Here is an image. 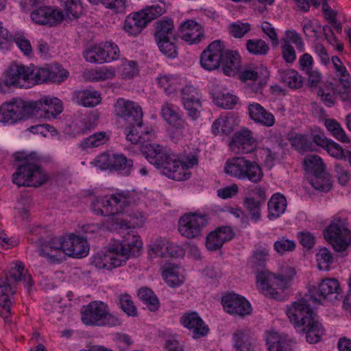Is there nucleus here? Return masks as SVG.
<instances>
[{
  "label": "nucleus",
  "instance_id": "nucleus-44",
  "mask_svg": "<svg viewBox=\"0 0 351 351\" xmlns=\"http://www.w3.org/2000/svg\"><path fill=\"white\" fill-rule=\"evenodd\" d=\"M341 287L339 281L335 278H325L318 286L320 296L326 299L328 297L339 293Z\"/></svg>",
  "mask_w": 351,
  "mask_h": 351
},
{
  "label": "nucleus",
  "instance_id": "nucleus-4",
  "mask_svg": "<svg viewBox=\"0 0 351 351\" xmlns=\"http://www.w3.org/2000/svg\"><path fill=\"white\" fill-rule=\"evenodd\" d=\"M197 163L198 157L197 154H189L181 160L178 156L167 153L157 169L169 178L177 181H183L191 177V172L190 169L193 166L197 165Z\"/></svg>",
  "mask_w": 351,
  "mask_h": 351
},
{
  "label": "nucleus",
  "instance_id": "nucleus-54",
  "mask_svg": "<svg viewBox=\"0 0 351 351\" xmlns=\"http://www.w3.org/2000/svg\"><path fill=\"white\" fill-rule=\"evenodd\" d=\"M160 51L169 58H176L178 56V49L176 45V37L173 39L156 40Z\"/></svg>",
  "mask_w": 351,
  "mask_h": 351
},
{
  "label": "nucleus",
  "instance_id": "nucleus-55",
  "mask_svg": "<svg viewBox=\"0 0 351 351\" xmlns=\"http://www.w3.org/2000/svg\"><path fill=\"white\" fill-rule=\"evenodd\" d=\"M309 182L315 189L323 192H328L332 187V184L328 177L324 173L311 176L309 178Z\"/></svg>",
  "mask_w": 351,
  "mask_h": 351
},
{
  "label": "nucleus",
  "instance_id": "nucleus-61",
  "mask_svg": "<svg viewBox=\"0 0 351 351\" xmlns=\"http://www.w3.org/2000/svg\"><path fill=\"white\" fill-rule=\"evenodd\" d=\"M251 29V25L249 23H243L240 21L232 23L229 26L230 35L237 38H241Z\"/></svg>",
  "mask_w": 351,
  "mask_h": 351
},
{
  "label": "nucleus",
  "instance_id": "nucleus-48",
  "mask_svg": "<svg viewBox=\"0 0 351 351\" xmlns=\"http://www.w3.org/2000/svg\"><path fill=\"white\" fill-rule=\"evenodd\" d=\"M138 298L151 311H156L159 307V301L154 293L149 288L142 287L138 291Z\"/></svg>",
  "mask_w": 351,
  "mask_h": 351
},
{
  "label": "nucleus",
  "instance_id": "nucleus-46",
  "mask_svg": "<svg viewBox=\"0 0 351 351\" xmlns=\"http://www.w3.org/2000/svg\"><path fill=\"white\" fill-rule=\"evenodd\" d=\"M85 77L91 82L105 81L113 79L115 77V71L112 68L104 66L88 70L86 72Z\"/></svg>",
  "mask_w": 351,
  "mask_h": 351
},
{
  "label": "nucleus",
  "instance_id": "nucleus-6",
  "mask_svg": "<svg viewBox=\"0 0 351 351\" xmlns=\"http://www.w3.org/2000/svg\"><path fill=\"white\" fill-rule=\"evenodd\" d=\"M295 275V269L292 267L286 269L285 274L276 275L268 271H263L256 275L257 287L265 295L277 298L280 294L279 291H283L289 287Z\"/></svg>",
  "mask_w": 351,
  "mask_h": 351
},
{
  "label": "nucleus",
  "instance_id": "nucleus-21",
  "mask_svg": "<svg viewBox=\"0 0 351 351\" xmlns=\"http://www.w3.org/2000/svg\"><path fill=\"white\" fill-rule=\"evenodd\" d=\"M64 240L61 237H53L43 243L40 250V255L52 263H59L65 259Z\"/></svg>",
  "mask_w": 351,
  "mask_h": 351
},
{
  "label": "nucleus",
  "instance_id": "nucleus-18",
  "mask_svg": "<svg viewBox=\"0 0 351 351\" xmlns=\"http://www.w3.org/2000/svg\"><path fill=\"white\" fill-rule=\"evenodd\" d=\"M32 114L38 113L45 119H55L62 110V101L57 97H43L38 101H32Z\"/></svg>",
  "mask_w": 351,
  "mask_h": 351
},
{
  "label": "nucleus",
  "instance_id": "nucleus-1",
  "mask_svg": "<svg viewBox=\"0 0 351 351\" xmlns=\"http://www.w3.org/2000/svg\"><path fill=\"white\" fill-rule=\"evenodd\" d=\"M310 300L313 304L317 302L312 295H306L302 300L287 306L286 314L294 328H301L306 334V341L310 343H315L320 341L324 329L322 324L314 318Z\"/></svg>",
  "mask_w": 351,
  "mask_h": 351
},
{
  "label": "nucleus",
  "instance_id": "nucleus-57",
  "mask_svg": "<svg viewBox=\"0 0 351 351\" xmlns=\"http://www.w3.org/2000/svg\"><path fill=\"white\" fill-rule=\"evenodd\" d=\"M316 260L318 268L320 270H328L333 263V256L331 252L326 247L319 250L316 254Z\"/></svg>",
  "mask_w": 351,
  "mask_h": 351
},
{
  "label": "nucleus",
  "instance_id": "nucleus-29",
  "mask_svg": "<svg viewBox=\"0 0 351 351\" xmlns=\"http://www.w3.org/2000/svg\"><path fill=\"white\" fill-rule=\"evenodd\" d=\"M234 233L229 226L220 227L206 237V247L211 251L220 249L223 243L231 240Z\"/></svg>",
  "mask_w": 351,
  "mask_h": 351
},
{
  "label": "nucleus",
  "instance_id": "nucleus-9",
  "mask_svg": "<svg viewBox=\"0 0 351 351\" xmlns=\"http://www.w3.org/2000/svg\"><path fill=\"white\" fill-rule=\"evenodd\" d=\"M163 12L164 8L158 4L147 6L128 15L124 21L123 29L129 36L135 37L150 21L161 16Z\"/></svg>",
  "mask_w": 351,
  "mask_h": 351
},
{
  "label": "nucleus",
  "instance_id": "nucleus-24",
  "mask_svg": "<svg viewBox=\"0 0 351 351\" xmlns=\"http://www.w3.org/2000/svg\"><path fill=\"white\" fill-rule=\"evenodd\" d=\"M178 32L180 37L190 44L198 43L204 37L202 25L192 19L182 22Z\"/></svg>",
  "mask_w": 351,
  "mask_h": 351
},
{
  "label": "nucleus",
  "instance_id": "nucleus-34",
  "mask_svg": "<svg viewBox=\"0 0 351 351\" xmlns=\"http://www.w3.org/2000/svg\"><path fill=\"white\" fill-rule=\"evenodd\" d=\"M238 123V119L232 114L221 116L213 122L212 132L215 135L220 133L228 135L233 131Z\"/></svg>",
  "mask_w": 351,
  "mask_h": 351
},
{
  "label": "nucleus",
  "instance_id": "nucleus-25",
  "mask_svg": "<svg viewBox=\"0 0 351 351\" xmlns=\"http://www.w3.org/2000/svg\"><path fill=\"white\" fill-rule=\"evenodd\" d=\"M64 247L66 255L82 258L86 256L89 251L87 240L73 234L64 239Z\"/></svg>",
  "mask_w": 351,
  "mask_h": 351
},
{
  "label": "nucleus",
  "instance_id": "nucleus-22",
  "mask_svg": "<svg viewBox=\"0 0 351 351\" xmlns=\"http://www.w3.org/2000/svg\"><path fill=\"white\" fill-rule=\"evenodd\" d=\"M230 146L237 154H248L255 149L256 143L252 132L243 129L234 134Z\"/></svg>",
  "mask_w": 351,
  "mask_h": 351
},
{
  "label": "nucleus",
  "instance_id": "nucleus-42",
  "mask_svg": "<svg viewBox=\"0 0 351 351\" xmlns=\"http://www.w3.org/2000/svg\"><path fill=\"white\" fill-rule=\"evenodd\" d=\"M234 347L237 351H253L252 339L247 330L239 329L233 334Z\"/></svg>",
  "mask_w": 351,
  "mask_h": 351
},
{
  "label": "nucleus",
  "instance_id": "nucleus-19",
  "mask_svg": "<svg viewBox=\"0 0 351 351\" xmlns=\"http://www.w3.org/2000/svg\"><path fill=\"white\" fill-rule=\"evenodd\" d=\"M64 18L62 11L50 6L40 7L31 13V19L35 23L49 27L60 23Z\"/></svg>",
  "mask_w": 351,
  "mask_h": 351
},
{
  "label": "nucleus",
  "instance_id": "nucleus-12",
  "mask_svg": "<svg viewBox=\"0 0 351 351\" xmlns=\"http://www.w3.org/2000/svg\"><path fill=\"white\" fill-rule=\"evenodd\" d=\"M160 114L173 128L170 136L173 141L177 142L185 136L188 130V124L172 104L164 103L161 106Z\"/></svg>",
  "mask_w": 351,
  "mask_h": 351
},
{
  "label": "nucleus",
  "instance_id": "nucleus-58",
  "mask_svg": "<svg viewBox=\"0 0 351 351\" xmlns=\"http://www.w3.org/2000/svg\"><path fill=\"white\" fill-rule=\"evenodd\" d=\"M293 43L300 52L304 51V43L301 35L295 29H288L285 32V36L282 38L281 42Z\"/></svg>",
  "mask_w": 351,
  "mask_h": 351
},
{
  "label": "nucleus",
  "instance_id": "nucleus-62",
  "mask_svg": "<svg viewBox=\"0 0 351 351\" xmlns=\"http://www.w3.org/2000/svg\"><path fill=\"white\" fill-rule=\"evenodd\" d=\"M317 95L326 106L331 108L335 105L336 96L332 88L328 86L320 88L318 90Z\"/></svg>",
  "mask_w": 351,
  "mask_h": 351
},
{
  "label": "nucleus",
  "instance_id": "nucleus-49",
  "mask_svg": "<svg viewBox=\"0 0 351 351\" xmlns=\"http://www.w3.org/2000/svg\"><path fill=\"white\" fill-rule=\"evenodd\" d=\"M305 170L313 175H319L324 173V164L322 158L317 155H307L304 160Z\"/></svg>",
  "mask_w": 351,
  "mask_h": 351
},
{
  "label": "nucleus",
  "instance_id": "nucleus-36",
  "mask_svg": "<svg viewBox=\"0 0 351 351\" xmlns=\"http://www.w3.org/2000/svg\"><path fill=\"white\" fill-rule=\"evenodd\" d=\"M226 56L221 63L223 73L228 76L235 75L241 68V60L239 53L236 51L226 50Z\"/></svg>",
  "mask_w": 351,
  "mask_h": 351
},
{
  "label": "nucleus",
  "instance_id": "nucleus-41",
  "mask_svg": "<svg viewBox=\"0 0 351 351\" xmlns=\"http://www.w3.org/2000/svg\"><path fill=\"white\" fill-rule=\"evenodd\" d=\"M7 280L9 283H16L20 281L27 282L32 285V279L29 274H27L24 265L21 262H16L11 268L9 274L7 275Z\"/></svg>",
  "mask_w": 351,
  "mask_h": 351
},
{
  "label": "nucleus",
  "instance_id": "nucleus-17",
  "mask_svg": "<svg viewBox=\"0 0 351 351\" xmlns=\"http://www.w3.org/2000/svg\"><path fill=\"white\" fill-rule=\"evenodd\" d=\"M180 97L188 116L193 120L199 117L202 104L199 90L191 85L186 86L181 90Z\"/></svg>",
  "mask_w": 351,
  "mask_h": 351
},
{
  "label": "nucleus",
  "instance_id": "nucleus-56",
  "mask_svg": "<svg viewBox=\"0 0 351 351\" xmlns=\"http://www.w3.org/2000/svg\"><path fill=\"white\" fill-rule=\"evenodd\" d=\"M269 250L265 246L258 247L254 252L251 258L252 267H263L269 259Z\"/></svg>",
  "mask_w": 351,
  "mask_h": 351
},
{
  "label": "nucleus",
  "instance_id": "nucleus-47",
  "mask_svg": "<svg viewBox=\"0 0 351 351\" xmlns=\"http://www.w3.org/2000/svg\"><path fill=\"white\" fill-rule=\"evenodd\" d=\"M157 82L169 95L176 93L180 86V79L172 75H160L157 77Z\"/></svg>",
  "mask_w": 351,
  "mask_h": 351
},
{
  "label": "nucleus",
  "instance_id": "nucleus-33",
  "mask_svg": "<svg viewBox=\"0 0 351 351\" xmlns=\"http://www.w3.org/2000/svg\"><path fill=\"white\" fill-rule=\"evenodd\" d=\"M258 195L262 197L261 200L255 199L254 197H245L243 200V206L252 221L257 222L261 217V208L265 203V191L262 189H258Z\"/></svg>",
  "mask_w": 351,
  "mask_h": 351
},
{
  "label": "nucleus",
  "instance_id": "nucleus-43",
  "mask_svg": "<svg viewBox=\"0 0 351 351\" xmlns=\"http://www.w3.org/2000/svg\"><path fill=\"white\" fill-rule=\"evenodd\" d=\"M83 55L86 61L88 62L95 64L106 62L104 42L86 49Z\"/></svg>",
  "mask_w": 351,
  "mask_h": 351
},
{
  "label": "nucleus",
  "instance_id": "nucleus-15",
  "mask_svg": "<svg viewBox=\"0 0 351 351\" xmlns=\"http://www.w3.org/2000/svg\"><path fill=\"white\" fill-rule=\"evenodd\" d=\"M226 50L224 43L221 40L212 42L202 53L201 66L208 71L218 69L223 60V56H226Z\"/></svg>",
  "mask_w": 351,
  "mask_h": 351
},
{
  "label": "nucleus",
  "instance_id": "nucleus-7",
  "mask_svg": "<svg viewBox=\"0 0 351 351\" xmlns=\"http://www.w3.org/2000/svg\"><path fill=\"white\" fill-rule=\"evenodd\" d=\"M224 171L231 177L253 183L261 182L263 177L261 167L256 162L246 160L243 157L228 159L225 163Z\"/></svg>",
  "mask_w": 351,
  "mask_h": 351
},
{
  "label": "nucleus",
  "instance_id": "nucleus-37",
  "mask_svg": "<svg viewBox=\"0 0 351 351\" xmlns=\"http://www.w3.org/2000/svg\"><path fill=\"white\" fill-rule=\"evenodd\" d=\"M211 94L215 103L218 106L226 109H232L237 103V97L226 90H221L219 87L212 89Z\"/></svg>",
  "mask_w": 351,
  "mask_h": 351
},
{
  "label": "nucleus",
  "instance_id": "nucleus-23",
  "mask_svg": "<svg viewBox=\"0 0 351 351\" xmlns=\"http://www.w3.org/2000/svg\"><path fill=\"white\" fill-rule=\"evenodd\" d=\"M129 126L125 130L126 139L132 144L144 143L151 140L154 136V132L151 127L145 126L143 119L141 123L134 121L130 122Z\"/></svg>",
  "mask_w": 351,
  "mask_h": 351
},
{
  "label": "nucleus",
  "instance_id": "nucleus-60",
  "mask_svg": "<svg viewBox=\"0 0 351 351\" xmlns=\"http://www.w3.org/2000/svg\"><path fill=\"white\" fill-rule=\"evenodd\" d=\"M60 5L64 8L67 15L78 18L82 12V5L80 0H59Z\"/></svg>",
  "mask_w": 351,
  "mask_h": 351
},
{
  "label": "nucleus",
  "instance_id": "nucleus-40",
  "mask_svg": "<svg viewBox=\"0 0 351 351\" xmlns=\"http://www.w3.org/2000/svg\"><path fill=\"white\" fill-rule=\"evenodd\" d=\"M79 104L84 107H94L101 102L100 93L97 90H84L75 93Z\"/></svg>",
  "mask_w": 351,
  "mask_h": 351
},
{
  "label": "nucleus",
  "instance_id": "nucleus-32",
  "mask_svg": "<svg viewBox=\"0 0 351 351\" xmlns=\"http://www.w3.org/2000/svg\"><path fill=\"white\" fill-rule=\"evenodd\" d=\"M182 324L193 332L194 338H199L206 335L208 328L197 313H186L181 318Z\"/></svg>",
  "mask_w": 351,
  "mask_h": 351
},
{
  "label": "nucleus",
  "instance_id": "nucleus-27",
  "mask_svg": "<svg viewBox=\"0 0 351 351\" xmlns=\"http://www.w3.org/2000/svg\"><path fill=\"white\" fill-rule=\"evenodd\" d=\"M266 342L269 351H293L292 346L295 343L287 335L273 330L267 332Z\"/></svg>",
  "mask_w": 351,
  "mask_h": 351
},
{
  "label": "nucleus",
  "instance_id": "nucleus-11",
  "mask_svg": "<svg viewBox=\"0 0 351 351\" xmlns=\"http://www.w3.org/2000/svg\"><path fill=\"white\" fill-rule=\"evenodd\" d=\"M208 216L199 212L183 214L178 220V232L187 239H196L202 236L208 224Z\"/></svg>",
  "mask_w": 351,
  "mask_h": 351
},
{
  "label": "nucleus",
  "instance_id": "nucleus-14",
  "mask_svg": "<svg viewBox=\"0 0 351 351\" xmlns=\"http://www.w3.org/2000/svg\"><path fill=\"white\" fill-rule=\"evenodd\" d=\"M34 70L21 64L12 63L4 71L3 83L8 87L28 88Z\"/></svg>",
  "mask_w": 351,
  "mask_h": 351
},
{
  "label": "nucleus",
  "instance_id": "nucleus-31",
  "mask_svg": "<svg viewBox=\"0 0 351 351\" xmlns=\"http://www.w3.org/2000/svg\"><path fill=\"white\" fill-rule=\"evenodd\" d=\"M116 218V223L114 229H120L127 230L128 229H134L136 227H141L146 221V216L142 212L132 213L128 215L121 213Z\"/></svg>",
  "mask_w": 351,
  "mask_h": 351
},
{
  "label": "nucleus",
  "instance_id": "nucleus-8",
  "mask_svg": "<svg viewBox=\"0 0 351 351\" xmlns=\"http://www.w3.org/2000/svg\"><path fill=\"white\" fill-rule=\"evenodd\" d=\"M324 237L337 252H343L351 245V230L347 220L334 216L324 230Z\"/></svg>",
  "mask_w": 351,
  "mask_h": 351
},
{
  "label": "nucleus",
  "instance_id": "nucleus-59",
  "mask_svg": "<svg viewBox=\"0 0 351 351\" xmlns=\"http://www.w3.org/2000/svg\"><path fill=\"white\" fill-rule=\"evenodd\" d=\"M295 248V242L286 237H280L274 243V249L280 254L292 252Z\"/></svg>",
  "mask_w": 351,
  "mask_h": 351
},
{
  "label": "nucleus",
  "instance_id": "nucleus-64",
  "mask_svg": "<svg viewBox=\"0 0 351 351\" xmlns=\"http://www.w3.org/2000/svg\"><path fill=\"white\" fill-rule=\"evenodd\" d=\"M321 25L317 21L306 20L302 26L303 33L306 37H313L316 40L319 38V32Z\"/></svg>",
  "mask_w": 351,
  "mask_h": 351
},
{
  "label": "nucleus",
  "instance_id": "nucleus-30",
  "mask_svg": "<svg viewBox=\"0 0 351 351\" xmlns=\"http://www.w3.org/2000/svg\"><path fill=\"white\" fill-rule=\"evenodd\" d=\"M248 114L250 119L254 123L265 127H271L275 124L274 115L267 111L260 104L253 102L247 107Z\"/></svg>",
  "mask_w": 351,
  "mask_h": 351
},
{
  "label": "nucleus",
  "instance_id": "nucleus-16",
  "mask_svg": "<svg viewBox=\"0 0 351 351\" xmlns=\"http://www.w3.org/2000/svg\"><path fill=\"white\" fill-rule=\"evenodd\" d=\"M114 114L127 122L136 121L141 123L143 113L141 107L134 101L118 98L114 104Z\"/></svg>",
  "mask_w": 351,
  "mask_h": 351
},
{
  "label": "nucleus",
  "instance_id": "nucleus-50",
  "mask_svg": "<svg viewBox=\"0 0 351 351\" xmlns=\"http://www.w3.org/2000/svg\"><path fill=\"white\" fill-rule=\"evenodd\" d=\"M133 167V161L123 154H112V169L129 175Z\"/></svg>",
  "mask_w": 351,
  "mask_h": 351
},
{
  "label": "nucleus",
  "instance_id": "nucleus-28",
  "mask_svg": "<svg viewBox=\"0 0 351 351\" xmlns=\"http://www.w3.org/2000/svg\"><path fill=\"white\" fill-rule=\"evenodd\" d=\"M331 60L334 66L335 75L338 79L339 84L343 88L341 97L342 100L345 101L348 99V94L351 89L350 74L339 57L334 56L332 57Z\"/></svg>",
  "mask_w": 351,
  "mask_h": 351
},
{
  "label": "nucleus",
  "instance_id": "nucleus-5",
  "mask_svg": "<svg viewBox=\"0 0 351 351\" xmlns=\"http://www.w3.org/2000/svg\"><path fill=\"white\" fill-rule=\"evenodd\" d=\"M81 321L88 326L114 327L121 324L120 319L111 314L106 304L101 301H92L82 307Z\"/></svg>",
  "mask_w": 351,
  "mask_h": 351
},
{
  "label": "nucleus",
  "instance_id": "nucleus-39",
  "mask_svg": "<svg viewBox=\"0 0 351 351\" xmlns=\"http://www.w3.org/2000/svg\"><path fill=\"white\" fill-rule=\"evenodd\" d=\"M176 36L174 34V25L172 19H167L160 20L156 23L155 39H173Z\"/></svg>",
  "mask_w": 351,
  "mask_h": 351
},
{
  "label": "nucleus",
  "instance_id": "nucleus-26",
  "mask_svg": "<svg viewBox=\"0 0 351 351\" xmlns=\"http://www.w3.org/2000/svg\"><path fill=\"white\" fill-rule=\"evenodd\" d=\"M92 265L99 269L110 270L123 265V262L117 253L112 252V244L109 247L108 253L99 251L95 253L91 258Z\"/></svg>",
  "mask_w": 351,
  "mask_h": 351
},
{
  "label": "nucleus",
  "instance_id": "nucleus-13",
  "mask_svg": "<svg viewBox=\"0 0 351 351\" xmlns=\"http://www.w3.org/2000/svg\"><path fill=\"white\" fill-rule=\"evenodd\" d=\"M122 240L112 243V252L117 253L123 263L131 256H137L142 247L143 243L137 232L131 230L126 233L122 232Z\"/></svg>",
  "mask_w": 351,
  "mask_h": 351
},
{
  "label": "nucleus",
  "instance_id": "nucleus-20",
  "mask_svg": "<svg viewBox=\"0 0 351 351\" xmlns=\"http://www.w3.org/2000/svg\"><path fill=\"white\" fill-rule=\"evenodd\" d=\"M221 303L226 312L241 317L250 315L252 307L243 297L236 293H228L222 297Z\"/></svg>",
  "mask_w": 351,
  "mask_h": 351
},
{
  "label": "nucleus",
  "instance_id": "nucleus-2",
  "mask_svg": "<svg viewBox=\"0 0 351 351\" xmlns=\"http://www.w3.org/2000/svg\"><path fill=\"white\" fill-rule=\"evenodd\" d=\"M15 158L21 164L13 174L14 184L19 186L38 187L48 180L49 176L42 169L40 158L36 154L19 152L15 154Z\"/></svg>",
  "mask_w": 351,
  "mask_h": 351
},
{
  "label": "nucleus",
  "instance_id": "nucleus-45",
  "mask_svg": "<svg viewBox=\"0 0 351 351\" xmlns=\"http://www.w3.org/2000/svg\"><path fill=\"white\" fill-rule=\"evenodd\" d=\"M280 77L282 83L292 89L300 88L303 83L302 77L293 69L280 71Z\"/></svg>",
  "mask_w": 351,
  "mask_h": 351
},
{
  "label": "nucleus",
  "instance_id": "nucleus-53",
  "mask_svg": "<svg viewBox=\"0 0 351 351\" xmlns=\"http://www.w3.org/2000/svg\"><path fill=\"white\" fill-rule=\"evenodd\" d=\"M108 140L106 132H96L81 141L80 146L83 149L97 147L105 144Z\"/></svg>",
  "mask_w": 351,
  "mask_h": 351
},
{
  "label": "nucleus",
  "instance_id": "nucleus-38",
  "mask_svg": "<svg viewBox=\"0 0 351 351\" xmlns=\"http://www.w3.org/2000/svg\"><path fill=\"white\" fill-rule=\"evenodd\" d=\"M142 152L149 163L156 168L167 154L162 147L158 144L145 145L142 149Z\"/></svg>",
  "mask_w": 351,
  "mask_h": 351
},
{
  "label": "nucleus",
  "instance_id": "nucleus-35",
  "mask_svg": "<svg viewBox=\"0 0 351 351\" xmlns=\"http://www.w3.org/2000/svg\"><path fill=\"white\" fill-rule=\"evenodd\" d=\"M268 215L270 220L278 218L282 215L287 208V199L280 193L274 194L267 203Z\"/></svg>",
  "mask_w": 351,
  "mask_h": 351
},
{
  "label": "nucleus",
  "instance_id": "nucleus-52",
  "mask_svg": "<svg viewBox=\"0 0 351 351\" xmlns=\"http://www.w3.org/2000/svg\"><path fill=\"white\" fill-rule=\"evenodd\" d=\"M246 48L250 53L256 56H265L269 51L268 44L260 38L247 40Z\"/></svg>",
  "mask_w": 351,
  "mask_h": 351
},
{
  "label": "nucleus",
  "instance_id": "nucleus-10",
  "mask_svg": "<svg viewBox=\"0 0 351 351\" xmlns=\"http://www.w3.org/2000/svg\"><path fill=\"white\" fill-rule=\"evenodd\" d=\"M32 115V101L14 98L0 106V122L13 124Z\"/></svg>",
  "mask_w": 351,
  "mask_h": 351
},
{
  "label": "nucleus",
  "instance_id": "nucleus-63",
  "mask_svg": "<svg viewBox=\"0 0 351 351\" xmlns=\"http://www.w3.org/2000/svg\"><path fill=\"white\" fill-rule=\"evenodd\" d=\"M122 78L130 79L138 73V69L136 62L132 60H125L122 62L120 66Z\"/></svg>",
  "mask_w": 351,
  "mask_h": 351
},
{
  "label": "nucleus",
  "instance_id": "nucleus-51",
  "mask_svg": "<svg viewBox=\"0 0 351 351\" xmlns=\"http://www.w3.org/2000/svg\"><path fill=\"white\" fill-rule=\"evenodd\" d=\"M162 276L166 283L170 287H176L183 282V277L180 275L179 268L176 265L166 267Z\"/></svg>",
  "mask_w": 351,
  "mask_h": 351
},
{
  "label": "nucleus",
  "instance_id": "nucleus-3",
  "mask_svg": "<svg viewBox=\"0 0 351 351\" xmlns=\"http://www.w3.org/2000/svg\"><path fill=\"white\" fill-rule=\"evenodd\" d=\"M134 202V198L129 191H121L97 198L91 204V210L97 215L110 217L111 228L114 229L118 215Z\"/></svg>",
  "mask_w": 351,
  "mask_h": 351
}]
</instances>
